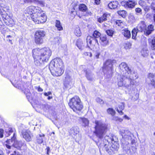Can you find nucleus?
Segmentation results:
<instances>
[{
	"label": "nucleus",
	"instance_id": "39448f33",
	"mask_svg": "<svg viewBox=\"0 0 155 155\" xmlns=\"http://www.w3.org/2000/svg\"><path fill=\"white\" fill-rule=\"evenodd\" d=\"M95 123L96 125L94 133L96 136L101 139L107 129V126L105 124L98 121H95Z\"/></svg>",
	"mask_w": 155,
	"mask_h": 155
},
{
	"label": "nucleus",
	"instance_id": "a211bd4d",
	"mask_svg": "<svg viewBox=\"0 0 155 155\" xmlns=\"http://www.w3.org/2000/svg\"><path fill=\"white\" fill-rule=\"evenodd\" d=\"M126 7L129 8H134L137 4V2L135 0H128L125 2Z\"/></svg>",
	"mask_w": 155,
	"mask_h": 155
},
{
	"label": "nucleus",
	"instance_id": "2eb2a0df",
	"mask_svg": "<svg viewBox=\"0 0 155 155\" xmlns=\"http://www.w3.org/2000/svg\"><path fill=\"white\" fill-rule=\"evenodd\" d=\"M127 81L126 80V77L124 76V75H122L118 81V86L120 87L125 86L127 83Z\"/></svg>",
	"mask_w": 155,
	"mask_h": 155
},
{
	"label": "nucleus",
	"instance_id": "f257e3e1",
	"mask_svg": "<svg viewBox=\"0 0 155 155\" xmlns=\"http://www.w3.org/2000/svg\"><path fill=\"white\" fill-rule=\"evenodd\" d=\"M32 53L34 64L38 67H43L44 62L48 61L51 54V51L47 48H36L32 50Z\"/></svg>",
	"mask_w": 155,
	"mask_h": 155
},
{
	"label": "nucleus",
	"instance_id": "5701e85b",
	"mask_svg": "<svg viewBox=\"0 0 155 155\" xmlns=\"http://www.w3.org/2000/svg\"><path fill=\"white\" fill-rule=\"evenodd\" d=\"M154 30L153 25L150 24L148 26L147 28H146L145 31H144V32L146 33L147 35H148L150 34Z\"/></svg>",
	"mask_w": 155,
	"mask_h": 155
},
{
	"label": "nucleus",
	"instance_id": "4d7b16f0",
	"mask_svg": "<svg viewBox=\"0 0 155 155\" xmlns=\"http://www.w3.org/2000/svg\"><path fill=\"white\" fill-rule=\"evenodd\" d=\"M46 150L47 151V154L48 155H49V153L50 151V148H49V147H48L46 148Z\"/></svg>",
	"mask_w": 155,
	"mask_h": 155
},
{
	"label": "nucleus",
	"instance_id": "7ed1b4c3",
	"mask_svg": "<svg viewBox=\"0 0 155 155\" xmlns=\"http://www.w3.org/2000/svg\"><path fill=\"white\" fill-rule=\"evenodd\" d=\"M64 65L62 60L56 58L50 62L49 68L52 74L54 76H59L64 73Z\"/></svg>",
	"mask_w": 155,
	"mask_h": 155
},
{
	"label": "nucleus",
	"instance_id": "8fccbe9b",
	"mask_svg": "<svg viewBox=\"0 0 155 155\" xmlns=\"http://www.w3.org/2000/svg\"><path fill=\"white\" fill-rule=\"evenodd\" d=\"M116 24L118 26L121 25V24L122 23V21L120 20H117L116 21Z\"/></svg>",
	"mask_w": 155,
	"mask_h": 155
},
{
	"label": "nucleus",
	"instance_id": "052dcab7",
	"mask_svg": "<svg viewBox=\"0 0 155 155\" xmlns=\"http://www.w3.org/2000/svg\"><path fill=\"white\" fill-rule=\"evenodd\" d=\"M95 3L97 5L99 4L100 3V0H94Z\"/></svg>",
	"mask_w": 155,
	"mask_h": 155
},
{
	"label": "nucleus",
	"instance_id": "b1692460",
	"mask_svg": "<svg viewBox=\"0 0 155 155\" xmlns=\"http://www.w3.org/2000/svg\"><path fill=\"white\" fill-rule=\"evenodd\" d=\"M118 4V2L117 1H114L110 2L108 5V7L111 9H114L116 8Z\"/></svg>",
	"mask_w": 155,
	"mask_h": 155
},
{
	"label": "nucleus",
	"instance_id": "423d86ee",
	"mask_svg": "<svg viewBox=\"0 0 155 155\" xmlns=\"http://www.w3.org/2000/svg\"><path fill=\"white\" fill-rule=\"evenodd\" d=\"M100 146L101 147L104 146L106 150L110 154L114 153L118 148V144L115 140L109 144L101 143Z\"/></svg>",
	"mask_w": 155,
	"mask_h": 155
},
{
	"label": "nucleus",
	"instance_id": "774afa93",
	"mask_svg": "<svg viewBox=\"0 0 155 155\" xmlns=\"http://www.w3.org/2000/svg\"><path fill=\"white\" fill-rule=\"evenodd\" d=\"M0 155H4L3 154V152H1V153H0Z\"/></svg>",
	"mask_w": 155,
	"mask_h": 155
},
{
	"label": "nucleus",
	"instance_id": "79ce46f5",
	"mask_svg": "<svg viewBox=\"0 0 155 155\" xmlns=\"http://www.w3.org/2000/svg\"><path fill=\"white\" fill-rule=\"evenodd\" d=\"M132 45L130 42H127L124 45V48L126 49H128L131 48Z\"/></svg>",
	"mask_w": 155,
	"mask_h": 155
},
{
	"label": "nucleus",
	"instance_id": "37998d69",
	"mask_svg": "<svg viewBox=\"0 0 155 155\" xmlns=\"http://www.w3.org/2000/svg\"><path fill=\"white\" fill-rule=\"evenodd\" d=\"M106 33L109 36H112L113 34V31L111 30H108L106 31Z\"/></svg>",
	"mask_w": 155,
	"mask_h": 155
},
{
	"label": "nucleus",
	"instance_id": "aec40b11",
	"mask_svg": "<svg viewBox=\"0 0 155 155\" xmlns=\"http://www.w3.org/2000/svg\"><path fill=\"white\" fill-rule=\"evenodd\" d=\"M147 26L146 25L145 22L142 21H141L138 25L137 27V31L142 32L144 30L145 31Z\"/></svg>",
	"mask_w": 155,
	"mask_h": 155
},
{
	"label": "nucleus",
	"instance_id": "f8f14e48",
	"mask_svg": "<svg viewBox=\"0 0 155 155\" xmlns=\"http://www.w3.org/2000/svg\"><path fill=\"white\" fill-rule=\"evenodd\" d=\"M120 71L122 74L125 77L126 73L131 71L130 69L127 66V64L125 62H122L119 65Z\"/></svg>",
	"mask_w": 155,
	"mask_h": 155
},
{
	"label": "nucleus",
	"instance_id": "473e14b6",
	"mask_svg": "<svg viewBox=\"0 0 155 155\" xmlns=\"http://www.w3.org/2000/svg\"><path fill=\"white\" fill-rule=\"evenodd\" d=\"M150 43L151 49L152 50H155V37L151 40Z\"/></svg>",
	"mask_w": 155,
	"mask_h": 155
},
{
	"label": "nucleus",
	"instance_id": "a19ab883",
	"mask_svg": "<svg viewBox=\"0 0 155 155\" xmlns=\"http://www.w3.org/2000/svg\"><path fill=\"white\" fill-rule=\"evenodd\" d=\"M113 120L117 122H121L123 120V119L117 116H114L113 118Z\"/></svg>",
	"mask_w": 155,
	"mask_h": 155
},
{
	"label": "nucleus",
	"instance_id": "e2e57ef3",
	"mask_svg": "<svg viewBox=\"0 0 155 155\" xmlns=\"http://www.w3.org/2000/svg\"><path fill=\"white\" fill-rule=\"evenodd\" d=\"M124 117L125 119L128 120H129L130 119V118L128 116H127V115H124Z\"/></svg>",
	"mask_w": 155,
	"mask_h": 155
},
{
	"label": "nucleus",
	"instance_id": "393cba45",
	"mask_svg": "<svg viewBox=\"0 0 155 155\" xmlns=\"http://www.w3.org/2000/svg\"><path fill=\"white\" fill-rule=\"evenodd\" d=\"M118 108H117V111L120 115H122L124 114V112L122 111V110H124V104L123 103H121L119 104L118 106Z\"/></svg>",
	"mask_w": 155,
	"mask_h": 155
},
{
	"label": "nucleus",
	"instance_id": "a18cd8bd",
	"mask_svg": "<svg viewBox=\"0 0 155 155\" xmlns=\"http://www.w3.org/2000/svg\"><path fill=\"white\" fill-rule=\"evenodd\" d=\"M129 81H127V82L128 83L130 82V85H133L134 84L135 82V79H130L129 78Z\"/></svg>",
	"mask_w": 155,
	"mask_h": 155
},
{
	"label": "nucleus",
	"instance_id": "a878e982",
	"mask_svg": "<svg viewBox=\"0 0 155 155\" xmlns=\"http://www.w3.org/2000/svg\"><path fill=\"white\" fill-rule=\"evenodd\" d=\"M44 134H39L37 136L36 141L39 144L42 143L43 141V138L45 137Z\"/></svg>",
	"mask_w": 155,
	"mask_h": 155
},
{
	"label": "nucleus",
	"instance_id": "2f4dec72",
	"mask_svg": "<svg viewBox=\"0 0 155 155\" xmlns=\"http://www.w3.org/2000/svg\"><path fill=\"white\" fill-rule=\"evenodd\" d=\"M81 120L83 123V125L84 126L86 127L88 125L89 121L87 119L85 118H81Z\"/></svg>",
	"mask_w": 155,
	"mask_h": 155
},
{
	"label": "nucleus",
	"instance_id": "1a4fd4ad",
	"mask_svg": "<svg viewBox=\"0 0 155 155\" xmlns=\"http://www.w3.org/2000/svg\"><path fill=\"white\" fill-rule=\"evenodd\" d=\"M32 20L36 23H43L46 22L47 19L46 16L44 15L43 12H40V15L35 14L31 16Z\"/></svg>",
	"mask_w": 155,
	"mask_h": 155
},
{
	"label": "nucleus",
	"instance_id": "58836bf2",
	"mask_svg": "<svg viewBox=\"0 0 155 155\" xmlns=\"http://www.w3.org/2000/svg\"><path fill=\"white\" fill-rule=\"evenodd\" d=\"M117 13L119 15L123 17H125L126 15V11L124 10L119 11L117 12Z\"/></svg>",
	"mask_w": 155,
	"mask_h": 155
},
{
	"label": "nucleus",
	"instance_id": "c9c22d12",
	"mask_svg": "<svg viewBox=\"0 0 155 155\" xmlns=\"http://www.w3.org/2000/svg\"><path fill=\"white\" fill-rule=\"evenodd\" d=\"M93 37L94 38H97L100 37L101 36V34L100 32L97 31H95L93 34Z\"/></svg>",
	"mask_w": 155,
	"mask_h": 155
},
{
	"label": "nucleus",
	"instance_id": "9d476101",
	"mask_svg": "<svg viewBox=\"0 0 155 155\" xmlns=\"http://www.w3.org/2000/svg\"><path fill=\"white\" fill-rule=\"evenodd\" d=\"M46 33L43 30H39L36 31L35 34V41L37 44H41L43 42V38Z\"/></svg>",
	"mask_w": 155,
	"mask_h": 155
},
{
	"label": "nucleus",
	"instance_id": "bb28decb",
	"mask_svg": "<svg viewBox=\"0 0 155 155\" xmlns=\"http://www.w3.org/2000/svg\"><path fill=\"white\" fill-rule=\"evenodd\" d=\"M122 33L123 35L126 38H129L130 37L131 34L130 31L127 29H126L122 30Z\"/></svg>",
	"mask_w": 155,
	"mask_h": 155
},
{
	"label": "nucleus",
	"instance_id": "c03bdc74",
	"mask_svg": "<svg viewBox=\"0 0 155 155\" xmlns=\"http://www.w3.org/2000/svg\"><path fill=\"white\" fill-rule=\"evenodd\" d=\"M54 41L57 44H59L61 41V39L59 37H56L54 38Z\"/></svg>",
	"mask_w": 155,
	"mask_h": 155
},
{
	"label": "nucleus",
	"instance_id": "338daca9",
	"mask_svg": "<svg viewBox=\"0 0 155 155\" xmlns=\"http://www.w3.org/2000/svg\"><path fill=\"white\" fill-rule=\"evenodd\" d=\"M52 98V97H50V96H49L48 98V99L49 100V99H51Z\"/></svg>",
	"mask_w": 155,
	"mask_h": 155
},
{
	"label": "nucleus",
	"instance_id": "bf43d9fd",
	"mask_svg": "<svg viewBox=\"0 0 155 155\" xmlns=\"http://www.w3.org/2000/svg\"><path fill=\"white\" fill-rule=\"evenodd\" d=\"M100 54L99 52H97L95 55V57L97 58H98L99 56L100 55Z\"/></svg>",
	"mask_w": 155,
	"mask_h": 155
},
{
	"label": "nucleus",
	"instance_id": "49530a36",
	"mask_svg": "<svg viewBox=\"0 0 155 155\" xmlns=\"http://www.w3.org/2000/svg\"><path fill=\"white\" fill-rule=\"evenodd\" d=\"M96 101L97 103H98L101 104H103L104 103L103 100L99 97L97 98L96 99Z\"/></svg>",
	"mask_w": 155,
	"mask_h": 155
},
{
	"label": "nucleus",
	"instance_id": "0e129e2a",
	"mask_svg": "<svg viewBox=\"0 0 155 155\" xmlns=\"http://www.w3.org/2000/svg\"><path fill=\"white\" fill-rule=\"evenodd\" d=\"M43 89L41 88L40 87H39L38 89V91L39 92H41L43 91Z\"/></svg>",
	"mask_w": 155,
	"mask_h": 155
},
{
	"label": "nucleus",
	"instance_id": "0eeeda50",
	"mask_svg": "<svg viewBox=\"0 0 155 155\" xmlns=\"http://www.w3.org/2000/svg\"><path fill=\"white\" fill-rule=\"evenodd\" d=\"M15 134L14 133L13 137L11 139H9L7 141V143L8 144H5L6 147L8 149H11V146L10 145H13V146L18 149H19L20 148L24 145V143L22 142L21 141H17L15 140Z\"/></svg>",
	"mask_w": 155,
	"mask_h": 155
},
{
	"label": "nucleus",
	"instance_id": "c756f323",
	"mask_svg": "<svg viewBox=\"0 0 155 155\" xmlns=\"http://www.w3.org/2000/svg\"><path fill=\"white\" fill-rule=\"evenodd\" d=\"M55 26L59 31H61L63 29V27L61 25L60 21L58 20H56Z\"/></svg>",
	"mask_w": 155,
	"mask_h": 155
},
{
	"label": "nucleus",
	"instance_id": "864d4df0",
	"mask_svg": "<svg viewBox=\"0 0 155 155\" xmlns=\"http://www.w3.org/2000/svg\"><path fill=\"white\" fill-rule=\"evenodd\" d=\"M4 130L2 129H0V137L2 138L3 136Z\"/></svg>",
	"mask_w": 155,
	"mask_h": 155
},
{
	"label": "nucleus",
	"instance_id": "f704fd0d",
	"mask_svg": "<svg viewBox=\"0 0 155 155\" xmlns=\"http://www.w3.org/2000/svg\"><path fill=\"white\" fill-rule=\"evenodd\" d=\"M107 113L112 116H114L115 114V111L112 108H109L107 110Z\"/></svg>",
	"mask_w": 155,
	"mask_h": 155
},
{
	"label": "nucleus",
	"instance_id": "4be33fe9",
	"mask_svg": "<svg viewBox=\"0 0 155 155\" xmlns=\"http://www.w3.org/2000/svg\"><path fill=\"white\" fill-rule=\"evenodd\" d=\"M79 132V128L78 127H72L70 130V134L72 136H75Z\"/></svg>",
	"mask_w": 155,
	"mask_h": 155
},
{
	"label": "nucleus",
	"instance_id": "7c9ffc66",
	"mask_svg": "<svg viewBox=\"0 0 155 155\" xmlns=\"http://www.w3.org/2000/svg\"><path fill=\"white\" fill-rule=\"evenodd\" d=\"M76 45L79 49L81 50L82 49L83 42L81 40H78L77 41Z\"/></svg>",
	"mask_w": 155,
	"mask_h": 155
},
{
	"label": "nucleus",
	"instance_id": "69168bd1",
	"mask_svg": "<svg viewBox=\"0 0 155 155\" xmlns=\"http://www.w3.org/2000/svg\"><path fill=\"white\" fill-rule=\"evenodd\" d=\"M153 20L154 22L155 23V14L153 15Z\"/></svg>",
	"mask_w": 155,
	"mask_h": 155
},
{
	"label": "nucleus",
	"instance_id": "cd10ccee",
	"mask_svg": "<svg viewBox=\"0 0 155 155\" xmlns=\"http://www.w3.org/2000/svg\"><path fill=\"white\" fill-rule=\"evenodd\" d=\"M86 77L88 80L92 81L94 78V75L91 72L86 71Z\"/></svg>",
	"mask_w": 155,
	"mask_h": 155
},
{
	"label": "nucleus",
	"instance_id": "6e6d98bb",
	"mask_svg": "<svg viewBox=\"0 0 155 155\" xmlns=\"http://www.w3.org/2000/svg\"><path fill=\"white\" fill-rule=\"evenodd\" d=\"M151 8L155 11V3H152L151 4Z\"/></svg>",
	"mask_w": 155,
	"mask_h": 155
},
{
	"label": "nucleus",
	"instance_id": "680f3d73",
	"mask_svg": "<svg viewBox=\"0 0 155 155\" xmlns=\"http://www.w3.org/2000/svg\"><path fill=\"white\" fill-rule=\"evenodd\" d=\"M14 155H21L19 152H16L15 151H14Z\"/></svg>",
	"mask_w": 155,
	"mask_h": 155
},
{
	"label": "nucleus",
	"instance_id": "603ef678",
	"mask_svg": "<svg viewBox=\"0 0 155 155\" xmlns=\"http://www.w3.org/2000/svg\"><path fill=\"white\" fill-rule=\"evenodd\" d=\"M0 10H1L2 12V11L5 12H7L8 9H6L5 8H2V6H1L0 7Z\"/></svg>",
	"mask_w": 155,
	"mask_h": 155
},
{
	"label": "nucleus",
	"instance_id": "9b49d317",
	"mask_svg": "<svg viewBox=\"0 0 155 155\" xmlns=\"http://www.w3.org/2000/svg\"><path fill=\"white\" fill-rule=\"evenodd\" d=\"M42 12V10H41V8L38 7L31 6L26 8L25 13L31 15L32 16L36 13L40 15V12Z\"/></svg>",
	"mask_w": 155,
	"mask_h": 155
},
{
	"label": "nucleus",
	"instance_id": "e433bc0d",
	"mask_svg": "<svg viewBox=\"0 0 155 155\" xmlns=\"http://www.w3.org/2000/svg\"><path fill=\"white\" fill-rule=\"evenodd\" d=\"M142 55L144 57H146L148 55L149 51L148 50L143 49L141 51Z\"/></svg>",
	"mask_w": 155,
	"mask_h": 155
},
{
	"label": "nucleus",
	"instance_id": "09e8293b",
	"mask_svg": "<svg viewBox=\"0 0 155 155\" xmlns=\"http://www.w3.org/2000/svg\"><path fill=\"white\" fill-rule=\"evenodd\" d=\"M84 55L86 56H89L90 57H91L92 56V54L91 52H85L84 53Z\"/></svg>",
	"mask_w": 155,
	"mask_h": 155
},
{
	"label": "nucleus",
	"instance_id": "c85d7f7f",
	"mask_svg": "<svg viewBox=\"0 0 155 155\" xmlns=\"http://www.w3.org/2000/svg\"><path fill=\"white\" fill-rule=\"evenodd\" d=\"M107 14L105 13L100 18H99L97 19L98 21L100 23H102L104 21H105L107 20Z\"/></svg>",
	"mask_w": 155,
	"mask_h": 155
},
{
	"label": "nucleus",
	"instance_id": "4c0bfd02",
	"mask_svg": "<svg viewBox=\"0 0 155 155\" xmlns=\"http://www.w3.org/2000/svg\"><path fill=\"white\" fill-rule=\"evenodd\" d=\"M137 29L136 28L134 29L132 31V38L133 39H135L137 32Z\"/></svg>",
	"mask_w": 155,
	"mask_h": 155
},
{
	"label": "nucleus",
	"instance_id": "de8ad7c7",
	"mask_svg": "<svg viewBox=\"0 0 155 155\" xmlns=\"http://www.w3.org/2000/svg\"><path fill=\"white\" fill-rule=\"evenodd\" d=\"M13 132V129L11 128H9L8 129V131L7 132V133H8V135L9 136Z\"/></svg>",
	"mask_w": 155,
	"mask_h": 155
},
{
	"label": "nucleus",
	"instance_id": "5fc2aeb1",
	"mask_svg": "<svg viewBox=\"0 0 155 155\" xmlns=\"http://www.w3.org/2000/svg\"><path fill=\"white\" fill-rule=\"evenodd\" d=\"M36 0H25L24 2H31L35 3L36 2Z\"/></svg>",
	"mask_w": 155,
	"mask_h": 155
},
{
	"label": "nucleus",
	"instance_id": "412c9836",
	"mask_svg": "<svg viewBox=\"0 0 155 155\" xmlns=\"http://www.w3.org/2000/svg\"><path fill=\"white\" fill-rule=\"evenodd\" d=\"M100 43L104 46H105L108 45V41L107 39L106 35H101L100 38Z\"/></svg>",
	"mask_w": 155,
	"mask_h": 155
},
{
	"label": "nucleus",
	"instance_id": "20e7f679",
	"mask_svg": "<svg viewBox=\"0 0 155 155\" xmlns=\"http://www.w3.org/2000/svg\"><path fill=\"white\" fill-rule=\"evenodd\" d=\"M69 105L75 112L80 111L83 107L80 98L78 96H75L71 99Z\"/></svg>",
	"mask_w": 155,
	"mask_h": 155
},
{
	"label": "nucleus",
	"instance_id": "72a5a7b5",
	"mask_svg": "<svg viewBox=\"0 0 155 155\" xmlns=\"http://www.w3.org/2000/svg\"><path fill=\"white\" fill-rule=\"evenodd\" d=\"M87 9V6L84 4H81L79 6V9L82 12L86 11Z\"/></svg>",
	"mask_w": 155,
	"mask_h": 155
},
{
	"label": "nucleus",
	"instance_id": "f03ea898",
	"mask_svg": "<svg viewBox=\"0 0 155 155\" xmlns=\"http://www.w3.org/2000/svg\"><path fill=\"white\" fill-rule=\"evenodd\" d=\"M120 134L122 136L123 138L126 141H131L130 144L128 141L126 143H123V152L128 154H132L136 151L137 148L135 147L134 143L135 140H132L133 134L128 130L126 129L124 127L121 128L119 130Z\"/></svg>",
	"mask_w": 155,
	"mask_h": 155
},
{
	"label": "nucleus",
	"instance_id": "6ab92c4d",
	"mask_svg": "<svg viewBox=\"0 0 155 155\" xmlns=\"http://www.w3.org/2000/svg\"><path fill=\"white\" fill-rule=\"evenodd\" d=\"M114 138L115 137L113 136L112 135H110L108 136H106L105 137L104 139L103 140V142L107 143V144H110V143L113 142L114 140Z\"/></svg>",
	"mask_w": 155,
	"mask_h": 155
},
{
	"label": "nucleus",
	"instance_id": "3c124183",
	"mask_svg": "<svg viewBox=\"0 0 155 155\" xmlns=\"http://www.w3.org/2000/svg\"><path fill=\"white\" fill-rule=\"evenodd\" d=\"M135 11L137 13H139L141 14L142 10L140 8H136L135 9Z\"/></svg>",
	"mask_w": 155,
	"mask_h": 155
},
{
	"label": "nucleus",
	"instance_id": "dca6fc26",
	"mask_svg": "<svg viewBox=\"0 0 155 155\" xmlns=\"http://www.w3.org/2000/svg\"><path fill=\"white\" fill-rule=\"evenodd\" d=\"M149 78L150 81L149 85L151 87L150 88H155V74L150 73L149 75Z\"/></svg>",
	"mask_w": 155,
	"mask_h": 155
},
{
	"label": "nucleus",
	"instance_id": "13d9d810",
	"mask_svg": "<svg viewBox=\"0 0 155 155\" xmlns=\"http://www.w3.org/2000/svg\"><path fill=\"white\" fill-rule=\"evenodd\" d=\"M51 94V93L50 91L48 92L47 93L45 92L44 93V95L47 96H48L49 95H50Z\"/></svg>",
	"mask_w": 155,
	"mask_h": 155
},
{
	"label": "nucleus",
	"instance_id": "4468645a",
	"mask_svg": "<svg viewBox=\"0 0 155 155\" xmlns=\"http://www.w3.org/2000/svg\"><path fill=\"white\" fill-rule=\"evenodd\" d=\"M126 80L129 81V78L130 79H136L138 78V75L136 72H134L132 74L131 73V71L127 73L126 74Z\"/></svg>",
	"mask_w": 155,
	"mask_h": 155
},
{
	"label": "nucleus",
	"instance_id": "6e6552de",
	"mask_svg": "<svg viewBox=\"0 0 155 155\" xmlns=\"http://www.w3.org/2000/svg\"><path fill=\"white\" fill-rule=\"evenodd\" d=\"M116 61L114 60H108L104 64L103 67V71L104 74H111L112 73L113 64L116 63Z\"/></svg>",
	"mask_w": 155,
	"mask_h": 155
},
{
	"label": "nucleus",
	"instance_id": "ea45409f",
	"mask_svg": "<svg viewBox=\"0 0 155 155\" xmlns=\"http://www.w3.org/2000/svg\"><path fill=\"white\" fill-rule=\"evenodd\" d=\"M75 35L77 36H80L81 35V32L79 28H77L74 31Z\"/></svg>",
	"mask_w": 155,
	"mask_h": 155
},
{
	"label": "nucleus",
	"instance_id": "ddd939ff",
	"mask_svg": "<svg viewBox=\"0 0 155 155\" xmlns=\"http://www.w3.org/2000/svg\"><path fill=\"white\" fill-rule=\"evenodd\" d=\"M23 137L27 141H30L31 140L30 136V132L28 130H23L21 132Z\"/></svg>",
	"mask_w": 155,
	"mask_h": 155
},
{
	"label": "nucleus",
	"instance_id": "f3484780",
	"mask_svg": "<svg viewBox=\"0 0 155 155\" xmlns=\"http://www.w3.org/2000/svg\"><path fill=\"white\" fill-rule=\"evenodd\" d=\"M87 44L88 43L90 45H95L96 44H98V41L96 38L89 36H87Z\"/></svg>",
	"mask_w": 155,
	"mask_h": 155
}]
</instances>
